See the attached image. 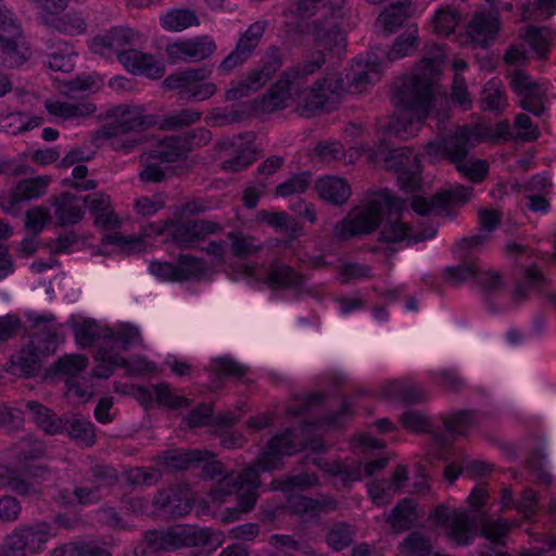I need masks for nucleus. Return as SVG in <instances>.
Wrapping results in <instances>:
<instances>
[{
    "mask_svg": "<svg viewBox=\"0 0 556 556\" xmlns=\"http://www.w3.org/2000/svg\"><path fill=\"white\" fill-rule=\"evenodd\" d=\"M302 445L303 442L296 437L294 430L287 429L271 438L255 463L242 472L226 473L224 465L219 460L212 459L214 455L211 453V456L204 460L202 477L208 480L220 478L211 489L212 502L223 504L235 496L238 503L236 507L227 508L224 520L235 521L240 514L251 510L258 497L260 473L280 469L283 466L282 458L296 453Z\"/></svg>",
    "mask_w": 556,
    "mask_h": 556,
    "instance_id": "obj_1",
    "label": "nucleus"
},
{
    "mask_svg": "<svg viewBox=\"0 0 556 556\" xmlns=\"http://www.w3.org/2000/svg\"><path fill=\"white\" fill-rule=\"evenodd\" d=\"M444 56L443 47L434 45L422 56L412 75L395 81L392 102L400 112L386 125L387 136L407 140L419 131L432 109L434 87Z\"/></svg>",
    "mask_w": 556,
    "mask_h": 556,
    "instance_id": "obj_2",
    "label": "nucleus"
},
{
    "mask_svg": "<svg viewBox=\"0 0 556 556\" xmlns=\"http://www.w3.org/2000/svg\"><path fill=\"white\" fill-rule=\"evenodd\" d=\"M140 342V331L132 325L123 324L115 329H108L100 349L94 353L93 376L106 379L117 367L126 368L128 372L136 374L152 370L151 364L144 359L129 362L121 354Z\"/></svg>",
    "mask_w": 556,
    "mask_h": 556,
    "instance_id": "obj_3",
    "label": "nucleus"
},
{
    "mask_svg": "<svg viewBox=\"0 0 556 556\" xmlns=\"http://www.w3.org/2000/svg\"><path fill=\"white\" fill-rule=\"evenodd\" d=\"M479 141V132L467 125L438 140L429 141L426 154L432 161L445 159L456 165L458 172L472 182H480L488 173V164L482 160H467L469 149Z\"/></svg>",
    "mask_w": 556,
    "mask_h": 556,
    "instance_id": "obj_4",
    "label": "nucleus"
},
{
    "mask_svg": "<svg viewBox=\"0 0 556 556\" xmlns=\"http://www.w3.org/2000/svg\"><path fill=\"white\" fill-rule=\"evenodd\" d=\"M113 121L104 124L98 137L109 141V146L123 153H130L141 144V132L156 124L154 115L147 114L141 106L121 104L111 110Z\"/></svg>",
    "mask_w": 556,
    "mask_h": 556,
    "instance_id": "obj_5",
    "label": "nucleus"
},
{
    "mask_svg": "<svg viewBox=\"0 0 556 556\" xmlns=\"http://www.w3.org/2000/svg\"><path fill=\"white\" fill-rule=\"evenodd\" d=\"M417 45V28L413 25L395 40L388 52L377 50L369 52L366 59L363 56L356 58L346 73V78L350 83L349 90L352 92H363L367 86L379 81L382 59L384 56L389 61L402 59L415 51Z\"/></svg>",
    "mask_w": 556,
    "mask_h": 556,
    "instance_id": "obj_6",
    "label": "nucleus"
},
{
    "mask_svg": "<svg viewBox=\"0 0 556 556\" xmlns=\"http://www.w3.org/2000/svg\"><path fill=\"white\" fill-rule=\"evenodd\" d=\"M298 11L308 16L318 14L301 26V31L311 35L316 46L330 50L343 42L338 23L342 16V0H298Z\"/></svg>",
    "mask_w": 556,
    "mask_h": 556,
    "instance_id": "obj_7",
    "label": "nucleus"
},
{
    "mask_svg": "<svg viewBox=\"0 0 556 556\" xmlns=\"http://www.w3.org/2000/svg\"><path fill=\"white\" fill-rule=\"evenodd\" d=\"M403 427L412 432L430 433L435 446L445 450L452 440L467 432L478 424L477 414L472 410H460L450 417H442L435 425L422 412L408 409L401 416Z\"/></svg>",
    "mask_w": 556,
    "mask_h": 556,
    "instance_id": "obj_8",
    "label": "nucleus"
},
{
    "mask_svg": "<svg viewBox=\"0 0 556 556\" xmlns=\"http://www.w3.org/2000/svg\"><path fill=\"white\" fill-rule=\"evenodd\" d=\"M392 210H397L393 198L389 192H381L369 199L364 204L354 207L345 218L339 222L333 230L337 240L374 232L381 224L382 217Z\"/></svg>",
    "mask_w": 556,
    "mask_h": 556,
    "instance_id": "obj_9",
    "label": "nucleus"
},
{
    "mask_svg": "<svg viewBox=\"0 0 556 556\" xmlns=\"http://www.w3.org/2000/svg\"><path fill=\"white\" fill-rule=\"evenodd\" d=\"M526 281L519 283L510 295L509 303L503 301L507 293V285L498 273L483 270L482 267L477 276L489 308L494 313L506 312L510 307H517L523 302L532 289L541 287L545 279L535 268H528L525 275Z\"/></svg>",
    "mask_w": 556,
    "mask_h": 556,
    "instance_id": "obj_10",
    "label": "nucleus"
},
{
    "mask_svg": "<svg viewBox=\"0 0 556 556\" xmlns=\"http://www.w3.org/2000/svg\"><path fill=\"white\" fill-rule=\"evenodd\" d=\"M324 63V53L316 51L302 64L286 71L282 78L263 97L262 110L273 112L286 108L287 102L292 98V93L300 91L303 79L320 70Z\"/></svg>",
    "mask_w": 556,
    "mask_h": 556,
    "instance_id": "obj_11",
    "label": "nucleus"
},
{
    "mask_svg": "<svg viewBox=\"0 0 556 556\" xmlns=\"http://www.w3.org/2000/svg\"><path fill=\"white\" fill-rule=\"evenodd\" d=\"M368 157L372 162L384 161L387 169L397 173L402 188L415 191L420 186V163L410 148L390 149L387 139L379 141L376 148L368 149Z\"/></svg>",
    "mask_w": 556,
    "mask_h": 556,
    "instance_id": "obj_12",
    "label": "nucleus"
},
{
    "mask_svg": "<svg viewBox=\"0 0 556 556\" xmlns=\"http://www.w3.org/2000/svg\"><path fill=\"white\" fill-rule=\"evenodd\" d=\"M153 551L174 552L182 547L212 546L217 539L210 528L178 525L167 530H151L144 534Z\"/></svg>",
    "mask_w": 556,
    "mask_h": 556,
    "instance_id": "obj_13",
    "label": "nucleus"
},
{
    "mask_svg": "<svg viewBox=\"0 0 556 556\" xmlns=\"http://www.w3.org/2000/svg\"><path fill=\"white\" fill-rule=\"evenodd\" d=\"M55 535V528L47 521L22 523L5 536L0 549L4 556H34L43 552Z\"/></svg>",
    "mask_w": 556,
    "mask_h": 556,
    "instance_id": "obj_14",
    "label": "nucleus"
},
{
    "mask_svg": "<svg viewBox=\"0 0 556 556\" xmlns=\"http://www.w3.org/2000/svg\"><path fill=\"white\" fill-rule=\"evenodd\" d=\"M29 49L14 14L0 3V65L17 67L29 58Z\"/></svg>",
    "mask_w": 556,
    "mask_h": 556,
    "instance_id": "obj_15",
    "label": "nucleus"
},
{
    "mask_svg": "<svg viewBox=\"0 0 556 556\" xmlns=\"http://www.w3.org/2000/svg\"><path fill=\"white\" fill-rule=\"evenodd\" d=\"M489 240L485 233H477L463 238L453 249V254L459 264L448 266L444 270V279L452 286L467 282L470 279L477 280L481 268L477 252L481 245Z\"/></svg>",
    "mask_w": 556,
    "mask_h": 556,
    "instance_id": "obj_16",
    "label": "nucleus"
},
{
    "mask_svg": "<svg viewBox=\"0 0 556 556\" xmlns=\"http://www.w3.org/2000/svg\"><path fill=\"white\" fill-rule=\"evenodd\" d=\"M212 70L207 66L189 68L167 76L164 86L178 90L179 99L185 101H204L216 92L213 83H205Z\"/></svg>",
    "mask_w": 556,
    "mask_h": 556,
    "instance_id": "obj_17",
    "label": "nucleus"
},
{
    "mask_svg": "<svg viewBox=\"0 0 556 556\" xmlns=\"http://www.w3.org/2000/svg\"><path fill=\"white\" fill-rule=\"evenodd\" d=\"M429 520L435 527L445 528L447 538L457 545H469L476 538V520L468 511L440 505L430 513Z\"/></svg>",
    "mask_w": 556,
    "mask_h": 556,
    "instance_id": "obj_18",
    "label": "nucleus"
},
{
    "mask_svg": "<svg viewBox=\"0 0 556 556\" xmlns=\"http://www.w3.org/2000/svg\"><path fill=\"white\" fill-rule=\"evenodd\" d=\"M117 471L106 465H94L86 473L85 484L76 486L73 494L81 505L98 503L117 483Z\"/></svg>",
    "mask_w": 556,
    "mask_h": 556,
    "instance_id": "obj_19",
    "label": "nucleus"
},
{
    "mask_svg": "<svg viewBox=\"0 0 556 556\" xmlns=\"http://www.w3.org/2000/svg\"><path fill=\"white\" fill-rule=\"evenodd\" d=\"M25 317L35 329L29 340L31 346L42 356L53 354L64 341L61 327L55 324V316L29 311L25 313Z\"/></svg>",
    "mask_w": 556,
    "mask_h": 556,
    "instance_id": "obj_20",
    "label": "nucleus"
},
{
    "mask_svg": "<svg viewBox=\"0 0 556 556\" xmlns=\"http://www.w3.org/2000/svg\"><path fill=\"white\" fill-rule=\"evenodd\" d=\"M314 464L333 477L336 485L340 482L343 488H351L354 482L359 481L363 477L372 476L376 471L383 469L388 464V458L381 457L368 462L364 466L362 463L354 460L329 463L314 459Z\"/></svg>",
    "mask_w": 556,
    "mask_h": 556,
    "instance_id": "obj_21",
    "label": "nucleus"
},
{
    "mask_svg": "<svg viewBox=\"0 0 556 556\" xmlns=\"http://www.w3.org/2000/svg\"><path fill=\"white\" fill-rule=\"evenodd\" d=\"M263 63L261 68L251 71L248 77L239 83L238 86L227 90L226 99L228 101L249 97L251 93L261 89L281 67L282 59L280 50L276 47H270L264 56Z\"/></svg>",
    "mask_w": 556,
    "mask_h": 556,
    "instance_id": "obj_22",
    "label": "nucleus"
},
{
    "mask_svg": "<svg viewBox=\"0 0 556 556\" xmlns=\"http://www.w3.org/2000/svg\"><path fill=\"white\" fill-rule=\"evenodd\" d=\"M509 86L515 93L518 104L534 116L545 113L544 98L546 88L532 79L526 72L517 70L509 76Z\"/></svg>",
    "mask_w": 556,
    "mask_h": 556,
    "instance_id": "obj_23",
    "label": "nucleus"
},
{
    "mask_svg": "<svg viewBox=\"0 0 556 556\" xmlns=\"http://www.w3.org/2000/svg\"><path fill=\"white\" fill-rule=\"evenodd\" d=\"M350 83L345 77L333 80L331 77H324L316 80L311 87L303 88L300 86L298 96L303 102V110L309 115L319 110H323L325 105L331 101L334 96H339L340 92L346 89L349 92ZM351 93H353L351 91Z\"/></svg>",
    "mask_w": 556,
    "mask_h": 556,
    "instance_id": "obj_24",
    "label": "nucleus"
},
{
    "mask_svg": "<svg viewBox=\"0 0 556 556\" xmlns=\"http://www.w3.org/2000/svg\"><path fill=\"white\" fill-rule=\"evenodd\" d=\"M46 453V445L42 441L31 435L20 440L14 447V455L18 469L15 470L22 478L33 482L38 492V483L34 479L41 478L47 472L42 466L29 465L28 462L41 458ZM14 471V469H12Z\"/></svg>",
    "mask_w": 556,
    "mask_h": 556,
    "instance_id": "obj_25",
    "label": "nucleus"
},
{
    "mask_svg": "<svg viewBox=\"0 0 556 556\" xmlns=\"http://www.w3.org/2000/svg\"><path fill=\"white\" fill-rule=\"evenodd\" d=\"M253 142V132H243L223 139L219 147L229 152V157L223 161L222 168L233 173L248 168L256 159Z\"/></svg>",
    "mask_w": 556,
    "mask_h": 556,
    "instance_id": "obj_26",
    "label": "nucleus"
},
{
    "mask_svg": "<svg viewBox=\"0 0 556 556\" xmlns=\"http://www.w3.org/2000/svg\"><path fill=\"white\" fill-rule=\"evenodd\" d=\"M473 188L458 185L448 190L435 193L431 199L415 197L413 210L419 215H440L448 206L463 204L471 198Z\"/></svg>",
    "mask_w": 556,
    "mask_h": 556,
    "instance_id": "obj_27",
    "label": "nucleus"
},
{
    "mask_svg": "<svg viewBox=\"0 0 556 556\" xmlns=\"http://www.w3.org/2000/svg\"><path fill=\"white\" fill-rule=\"evenodd\" d=\"M218 230L219 226L208 220H169L164 228L173 241L182 248L194 247L205 236L216 233Z\"/></svg>",
    "mask_w": 556,
    "mask_h": 556,
    "instance_id": "obj_28",
    "label": "nucleus"
},
{
    "mask_svg": "<svg viewBox=\"0 0 556 556\" xmlns=\"http://www.w3.org/2000/svg\"><path fill=\"white\" fill-rule=\"evenodd\" d=\"M266 27L267 22L265 21H257L250 25L249 28L240 36L236 48L222 61L218 66V71L222 73H228L243 64L258 46Z\"/></svg>",
    "mask_w": 556,
    "mask_h": 556,
    "instance_id": "obj_29",
    "label": "nucleus"
},
{
    "mask_svg": "<svg viewBox=\"0 0 556 556\" xmlns=\"http://www.w3.org/2000/svg\"><path fill=\"white\" fill-rule=\"evenodd\" d=\"M216 50L215 42L208 36L168 45L166 52L172 61L199 62L207 59Z\"/></svg>",
    "mask_w": 556,
    "mask_h": 556,
    "instance_id": "obj_30",
    "label": "nucleus"
},
{
    "mask_svg": "<svg viewBox=\"0 0 556 556\" xmlns=\"http://www.w3.org/2000/svg\"><path fill=\"white\" fill-rule=\"evenodd\" d=\"M263 281L270 290L291 289L294 291L302 290L305 282L301 274L278 260L273 261L264 270Z\"/></svg>",
    "mask_w": 556,
    "mask_h": 556,
    "instance_id": "obj_31",
    "label": "nucleus"
},
{
    "mask_svg": "<svg viewBox=\"0 0 556 556\" xmlns=\"http://www.w3.org/2000/svg\"><path fill=\"white\" fill-rule=\"evenodd\" d=\"M153 505L167 518H180L191 510L189 498L178 486L160 490L153 498Z\"/></svg>",
    "mask_w": 556,
    "mask_h": 556,
    "instance_id": "obj_32",
    "label": "nucleus"
},
{
    "mask_svg": "<svg viewBox=\"0 0 556 556\" xmlns=\"http://www.w3.org/2000/svg\"><path fill=\"white\" fill-rule=\"evenodd\" d=\"M118 61L129 72L142 74L151 78H159L164 73V66L152 54L142 53L136 49H128L118 54Z\"/></svg>",
    "mask_w": 556,
    "mask_h": 556,
    "instance_id": "obj_33",
    "label": "nucleus"
},
{
    "mask_svg": "<svg viewBox=\"0 0 556 556\" xmlns=\"http://www.w3.org/2000/svg\"><path fill=\"white\" fill-rule=\"evenodd\" d=\"M381 394L389 400L413 404L426 401L429 395L424 387L409 380H394L387 383Z\"/></svg>",
    "mask_w": 556,
    "mask_h": 556,
    "instance_id": "obj_34",
    "label": "nucleus"
},
{
    "mask_svg": "<svg viewBox=\"0 0 556 556\" xmlns=\"http://www.w3.org/2000/svg\"><path fill=\"white\" fill-rule=\"evenodd\" d=\"M211 456L206 450H168L160 456V463L169 470H187L203 463Z\"/></svg>",
    "mask_w": 556,
    "mask_h": 556,
    "instance_id": "obj_35",
    "label": "nucleus"
},
{
    "mask_svg": "<svg viewBox=\"0 0 556 556\" xmlns=\"http://www.w3.org/2000/svg\"><path fill=\"white\" fill-rule=\"evenodd\" d=\"M135 36L130 28H113L104 35L96 36L91 48L96 53L104 54L105 50H111L118 55L127 51L125 48L132 43Z\"/></svg>",
    "mask_w": 556,
    "mask_h": 556,
    "instance_id": "obj_36",
    "label": "nucleus"
},
{
    "mask_svg": "<svg viewBox=\"0 0 556 556\" xmlns=\"http://www.w3.org/2000/svg\"><path fill=\"white\" fill-rule=\"evenodd\" d=\"M25 409L37 427L49 435L62 433L64 415L58 416L53 410L37 401L25 403Z\"/></svg>",
    "mask_w": 556,
    "mask_h": 556,
    "instance_id": "obj_37",
    "label": "nucleus"
},
{
    "mask_svg": "<svg viewBox=\"0 0 556 556\" xmlns=\"http://www.w3.org/2000/svg\"><path fill=\"white\" fill-rule=\"evenodd\" d=\"M38 20L41 24L65 35H80L87 30V23L80 12L60 14H41Z\"/></svg>",
    "mask_w": 556,
    "mask_h": 556,
    "instance_id": "obj_38",
    "label": "nucleus"
},
{
    "mask_svg": "<svg viewBox=\"0 0 556 556\" xmlns=\"http://www.w3.org/2000/svg\"><path fill=\"white\" fill-rule=\"evenodd\" d=\"M45 108L49 112V114L65 119L84 118L90 116L97 110L96 104L89 100H46Z\"/></svg>",
    "mask_w": 556,
    "mask_h": 556,
    "instance_id": "obj_39",
    "label": "nucleus"
},
{
    "mask_svg": "<svg viewBox=\"0 0 556 556\" xmlns=\"http://www.w3.org/2000/svg\"><path fill=\"white\" fill-rule=\"evenodd\" d=\"M62 433L87 447L96 442L94 426L79 414H64Z\"/></svg>",
    "mask_w": 556,
    "mask_h": 556,
    "instance_id": "obj_40",
    "label": "nucleus"
},
{
    "mask_svg": "<svg viewBox=\"0 0 556 556\" xmlns=\"http://www.w3.org/2000/svg\"><path fill=\"white\" fill-rule=\"evenodd\" d=\"M315 188L320 199L333 205H342L351 195V187L348 181L336 176L319 178Z\"/></svg>",
    "mask_w": 556,
    "mask_h": 556,
    "instance_id": "obj_41",
    "label": "nucleus"
},
{
    "mask_svg": "<svg viewBox=\"0 0 556 556\" xmlns=\"http://www.w3.org/2000/svg\"><path fill=\"white\" fill-rule=\"evenodd\" d=\"M84 205L88 204L91 214L94 216V224L103 229H114L119 222L111 208L110 197L103 193L87 195Z\"/></svg>",
    "mask_w": 556,
    "mask_h": 556,
    "instance_id": "obj_42",
    "label": "nucleus"
},
{
    "mask_svg": "<svg viewBox=\"0 0 556 556\" xmlns=\"http://www.w3.org/2000/svg\"><path fill=\"white\" fill-rule=\"evenodd\" d=\"M55 216L61 226L75 225L84 215V202L72 193H63L54 202Z\"/></svg>",
    "mask_w": 556,
    "mask_h": 556,
    "instance_id": "obj_43",
    "label": "nucleus"
},
{
    "mask_svg": "<svg viewBox=\"0 0 556 556\" xmlns=\"http://www.w3.org/2000/svg\"><path fill=\"white\" fill-rule=\"evenodd\" d=\"M50 179L47 176L21 180L10 195V203L15 205L22 201L39 198L45 194Z\"/></svg>",
    "mask_w": 556,
    "mask_h": 556,
    "instance_id": "obj_44",
    "label": "nucleus"
},
{
    "mask_svg": "<svg viewBox=\"0 0 556 556\" xmlns=\"http://www.w3.org/2000/svg\"><path fill=\"white\" fill-rule=\"evenodd\" d=\"M43 356L31 346L30 343L24 346L18 354L12 358V370L15 375L33 377L36 376L41 367Z\"/></svg>",
    "mask_w": 556,
    "mask_h": 556,
    "instance_id": "obj_45",
    "label": "nucleus"
},
{
    "mask_svg": "<svg viewBox=\"0 0 556 556\" xmlns=\"http://www.w3.org/2000/svg\"><path fill=\"white\" fill-rule=\"evenodd\" d=\"M160 24L167 31H182L200 24L194 11L189 9H172L161 15Z\"/></svg>",
    "mask_w": 556,
    "mask_h": 556,
    "instance_id": "obj_46",
    "label": "nucleus"
},
{
    "mask_svg": "<svg viewBox=\"0 0 556 556\" xmlns=\"http://www.w3.org/2000/svg\"><path fill=\"white\" fill-rule=\"evenodd\" d=\"M408 0H394L384 9L377 20V25L386 33H394L407 16Z\"/></svg>",
    "mask_w": 556,
    "mask_h": 556,
    "instance_id": "obj_47",
    "label": "nucleus"
},
{
    "mask_svg": "<svg viewBox=\"0 0 556 556\" xmlns=\"http://www.w3.org/2000/svg\"><path fill=\"white\" fill-rule=\"evenodd\" d=\"M380 240L388 243L405 241L406 244H412L421 239L414 235L413 229L406 223L388 218L380 232Z\"/></svg>",
    "mask_w": 556,
    "mask_h": 556,
    "instance_id": "obj_48",
    "label": "nucleus"
},
{
    "mask_svg": "<svg viewBox=\"0 0 556 556\" xmlns=\"http://www.w3.org/2000/svg\"><path fill=\"white\" fill-rule=\"evenodd\" d=\"M416 504L413 500L404 498L391 511L389 522L399 531L407 530L417 521Z\"/></svg>",
    "mask_w": 556,
    "mask_h": 556,
    "instance_id": "obj_49",
    "label": "nucleus"
},
{
    "mask_svg": "<svg viewBox=\"0 0 556 556\" xmlns=\"http://www.w3.org/2000/svg\"><path fill=\"white\" fill-rule=\"evenodd\" d=\"M470 39L480 47H486L496 34L494 23L482 14L475 15L467 26Z\"/></svg>",
    "mask_w": 556,
    "mask_h": 556,
    "instance_id": "obj_50",
    "label": "nucleus"
},
{
    "mask_svg": "<svg viewBox=\"0 0 556 556\" xmlns=\"http://www.w3.org/2000/svg\"><path fill=\"white\" fill-rule=\"evenodd\" d=\"M180 136L167 137L160 142V144L152 150L154 156H159L165 163H173L187 156L188 147Z\"/></svg>",
    "mask_w": 556,
    "mask_h": 556,
    "instance_id": "obj_51",
    "label": "nucleus"
},
{
    "mask_svg": "<svg viewBox=\"0 0 556 556\" xmlns=\"http://www.w3.org/2000/svg\"><path fill=\"white\" fill-rule=\"evenodd\" d=\"M179 282L186 280H200L206 277L208 268L201 260L189 254H180L177 261Z\"/></svg>",
    "mask_w": 556,
    "mask_h": 556,
    "instance_id": "obj_52",
    "label": "nucleus"
},
{
    "mask_svg": "<svg viewBox=\"0 0 556 556\" xmlns=\"http://www.w3.org/2000/svg\"><path fill=\"white\" fill-rule=\"evenodd\" d=\"M480 103L482 110L500 115L506 108L507 100L504 90L498 87L497 83L490 80L481 90Z\"/></svg>",
    "mask_w": 556,
    "mask_h": 556,
    "instance_id": "obj_53",
    "label": "nucleus"
},
{
    "mask_svg": "<svg viewBox=\"0 0 556 556\" xmlns=\"http://www.w3.org/2000/svg\"><path fill=\"white\" fill-rule=\"evenodd\" d=\"M318 477L314 472H300L298 475H290L283 479L275 480L273 482L276 490H280L286 493L293 491H304L315 485H318Z\"/></svg>",
    "mask_w": 556,
    "mask_h": 556,
    "instance_id": "obj_54",
    "label": "nucleus"
},
{
    "mask_svg": "<svg viewBox=\"0 0 556 556\" xmlns=\"http://www.w3.org/2000/svg\"><path fill=\"white\" fill-rule=\"evenodd\" d=\"M400 548L405 556H428L432 551V542L426 533L414 531L404 539Z\"/></svg>",
    "mask_w": 556,
    "mask_h": 556,
    "instance_id": "obj_55",
    "label": "nucleus"
},
{
    "mask_svg": "<svg viewBox=\"0 0 556 556\" xmlns=\"http://www.w3.org/2000/svg\"><path fill=\"white\" fill-rule=\"evenodd\" d=\"M0 485L23 496L30 495L36 491L33 482L22 478L10 468L0 469Z\"/></svg>",
    "mask_w": 556,
    "mask_h": 556,
    "instance_id": "obj_56",
    "label": "nucleus"
},
{
    "mask_svg": "<svg viewBox=\"0 0 556 556\" xmlns=\"http://www.w3.org/2000/svg\"><path fill=\"white\" fill-rule=\"evenodd\" d=\"M140 160L143 164V169L139 174L142 181L160 182L164 179L165 170L162 166L164 162L159 156H154L153 151L143 153Z\"/></svg>",
    "mask_w": 556,
    "mask_h": 556,
    "instance_id": "obj_57",
    "label": "nucleus"
},
{
    "mask_svg": "<svg viewBox=\"0 0 556 556\" xmlns=\"http://www.w3.org/2000/svg\"><path fill=\"white\" fill-rule=\"evenodd\" d=\"M354 540L353 529L344 523L333 525L326 535V541L334 551L340 552L352 544Z\"/></svg>",
    "mask_w": 556,
    "mask_h": 556,
    "instance_id": "obj_58",
    "label": "nucleus"
},
{
    "mask_svg": "<svg viewBox=\"0 0 556 556\" xmlns=\"http://www.w3.org/2000/svg\"><path fill=\"white\" fill-rule=\"evenodd\" d=\"M510 529V525L506 519L484 518L481 527L482 535L498 545L505 544V536Z\"/></svg>",
    "mask_w": 556,
    "mask_h": 556,
    "instance_id": "obj_59",
    "label": "nucleus"
},
{
    "mask_svg": "<svg viewBox=\"0 0 556 556\" xmlns=\"http://www.w3.org/2000/svg\"><path fill=\"white\" fill-rule=\"evenodd\" d=\"M108 329L109 328H105L99 332L98 326L94 323L85 320L81 324L76 325L74 328L76 342L80 346H89L99 340L100 342L97 348L98 351L103 342V337Z\"/></svg>",
    "mask_w": 556,
    "mask_h": 556,
    "instance_id": "obj_60",
    "label": "nucleus"
},
{
    "mask_svg": "<svg viewBox=\"0 0 556 556\" xmlns=\"http://www.w3.org/2000/svg\"><path fill=\"white\" fill-rule=\"evenodd\" d=\"M264 220L271 227L288 233L291 237H296L301 231V226L286 212L264 213Z\"/></svg>",
    "mask_w": 556,
    "mask_h": 556,
    "instance_id": "obj_61",
    "label": "nucleus"
},
{
    "mask_svg": "<svg viewBox=\"0 0 556 556\" xmlns=\"http://www.w3.org/2000/svg\"><path fill=\"white\" fill-rule=\"evenodd\" d=\"M74 53L71 46L62 43V48L48 55V65L52 71L68 73L74 68Z\"/></svg>",
    "mask_w": 556,
    "mask_h": 556,
    "instance_id": "obj_62",
    "label": "nucleus"
},
{
    "mask_svg": "<svg viewBox=\"0 0 556 556\" xmlns=\"http://www.w3.org/2000/svg\"><path fill=\"white\" fill-rule=\"evenodd\" d=\"M311 181L312 177L308 172L296 174L276 187V195L285 198L295 193H303L308 188Z\"/></svg>",
    "mask_w": 556,
    "mask_h": 556,
    "instance_id": "obj_63",
    "label": "nucleus"
},
{
    "mask_svg": "<svg viewBox=\"0 0 556 556\" xmlns=\"http://www.w3.org/2000/svg\"><path fill=\"white\" fill-rule=\"evenodd\" d=\"M154 396L155 402L170 409L189 406L188 399L175 393L166 383L154 386Z\"/></svg>",
    "mask_w": 556,
    "mask_h": 556,
    "instance_id": "obj_64",
    "label": "nucleus"
}]
</instances>
